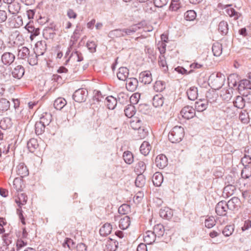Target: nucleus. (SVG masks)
I'll list each match as a JSON object with an SVG mask.
<instances>
[{
    "label": "nucleus",
    "mask_w": 251,
    "mask_h": 251,
    "mask_svg": "<svg viewBox=\"0 0 251 251\" xmlns=\"http://www.w3.org/2000/svg\"><path fill=\"white\" fill-rule=\"evenodd\" d=\"M27 196L24 193H18L15 199V201L17 204L18 208L17 209V213L19 218L23 225H25V221L24 217L22 206L25 205L27 201Z\"/></svg>",
    "instance_id": "obj_1"
},
{
    "label": "nucleus",
    "mask_w": 251,
    "mask_h": 251,
    "mask_svg": "<svg viewBox=\"0 0 251 251\" xmlns=\"http://www.w3.org/2000/svg\"><path fill=\"white\" fill-rule=\"evenodd\" d=\"M130 225V218L127 216L122 217L119 221V227L122 229H127Z\"/></svg>",
    "instance_id": "obj_19"
},
{
    "label": "nucleus",
    "mask_w": 251,
    "mask_h": 251,
    "mask_svg": "<svg viewBox=\"0 0 251 251\" xmlns=\"http://www.w3.org/2000/svg\"><path fill=\"white\" fill-rule=\"evenodd\" d=\"M15 60V55L10 52H5L1 56V61L5 65H10Z\"/></svg>",
    "instance_id": "obj_12"
},
{
    "label": "nucleus",
    "mask_w": 251,
    "mask_h": 251,
    "mask_svg": "<svg viewBox=\"0 0 251 251\" xmlns=\"http://www.w3.org/2000/svg\"><path fill=\"white\" fill-rule=\"evenodd\" d=\"M138 85V80L134 77L129 78L126 80V88L131 92L135 91Z\"/></svg>",
    "instance_id": "obj_10"
},
{
    "label": "nucleus",
    "mask_w": 251,
    "mask_h": 251,
    "mask_svg": "<svg viewBox=\"0 0 251 251\" xmlns=\"http://www.w3.org/2000/svg\"><path fill=\"white\" fill-rule=\"evenodd\" d=\"M12 187L17 192L23 191L25 187V184L22 178L20 177L15 178L13 181Z\"/></svg>",
    "instance_id": "obj_11"
},
{
    "label": "nucleus",
    "mask_w": 251,
    "mask_h": 251,
    "mask_svg": "<svg viewBox=\"0 0 251 251\" xmlns=\"http://www.w3.org/2000/svg\"><path fill=\"white\" fill-rule=\"evenodd\" d=\"M216 224V221L213 217H209L205 221V226L207 228H211Z\"/></svg>",
    "instance_id": "obj_51"
},
{
    "label": "nucleus",
    "mask_w": 251,
    "mask_h": 251,
    "mask_svg": "<svg viewBox=\"0 0 251 251\" xmlns=\"http://www.w3.org/2000/svg\"><path fill=\"white\" fill-rule=\"evenodd\" d=\"M198 96L197 88L191 87L189 89V100L194 101Z\"/></svg>",
    "instance_id": "obj_46"
},
{
    "label": "nucleus",
    "mask_w": 251,
    "mask_h": 251,
    "mask_svg": "<svg viewBox=\"0 0 251 251\" xmlns=\"http://www.w3.org/2000/svg\"><path fill=\"white\" fill-rule=\"evenodd\" d=\"M227 209V207L226 202L221 201L217 204L215 211L218 215L223 216L226 214Z\"/></svg>",
    "instance_id": "obj_8"
},
{
    "label": "nucleus",
    "mask_w": 251,
    "mask_h": 251,
    "mask_svg": "<svg viewBox=\"0 0 251 251\" xmlns=\"http://www.w3.org/2000/svg\"><path fill=\"white\" fill-rule=\"evenodd\" d=\"M10 107V102L6 99L0 100V111H7Z\"/></svg>",
    "instance_id": "obj_35"
},
{
    "label": "nucleus",
    "mask_w": 251,
    "mask_h": 251,
    "mask_svg": "<svg viewBox=\"0 0 251 251\" xmlns=\"http://www.w3.org/2000/svg\"><path fill=\"white\" fill-rule=\"evenodd\" d=\"M151 147L149 142L144 141L140 146V151L144 155H148L150 152Z\"/></svg>",
    "instance_id": "obj_28"
},
{
    "label": "nucleus",
    "mask_w": 251,
    "mask_h": 251,
    "mask_svg": "<svg viewBox=\"0 0 251 251\" xmlns=\"http://www.w3.org/2000/svg\"><path fill=\"white\" fill-rule=\"evenodd\" d=\"M227 14L231 17H233L234 20H237L241 14L236 12L233 8H229L226 10Z\"/></svg>",
    "instance_id": "obj_42"
},
{
    "label": "nucleus",
    "mask_w": 251,
    "mask_h": 251,
    "mask_svg": "<svg viewBox=\"0 0 251 251\" xmlns=\"http://www.w3.org/2000/svg\"><path fill=\"white\" fill-rule=\"evenodd\" d=\"M71 57H72L74 60H76L77 62H80L83 60L81 54L79 53L77 51H75L73 53Z\"/></svg>",
    "instance_id": "obj_57"
},
{
    "label": "nucleus",
    "mask_w": 251,
    "mask_h": 251,
    "mask_svg": "<svg viewBox=\"0 0 251 251\" xmlns=\"http://www.w3.org/2000/svg\"><path fill=\"white\" fill-rule=\"evenodd\" d=\"M242 177L247 179L251 176V168L245 167L241 173Z\"/></svg>",
    "instance_id": "obj_48"
},
{
    "label": "nucleus",
    "mask_w": 251,
    "mask_h": 251,
    "mask_svg": "<svg viewBox=\"0 0 251 251\" xmlns=\"http://www.w3.org/2000/svg\"><path fill=\"white\" fill-rule=\"evenodd\" d=\"M160 216L164 219H170L173 215V210L169 207H164L160 210Z\"/></svg>",
    "instance_id": "obj_18"
},
{
    "label": "nucleus",
    "mask_w": 251,
    "mask_h": 251,
    "mask_svg": "<svg viewBox=\"0 0 251 251\" xmlns=\"http://www.w3.org/2000/svg\"><path fill=\"white\" fill-rule=\"evenodd\" d=\"M25 239L20 238L17 239L16 241V248L17 250H20L22 248L26 246L27 245V241Z\"/></svg>",
    "instance_id": "obj_43"
},
{
    "label": "nucleus",
    "mask_w": 251,
    "mask_h": 251,
    "mask_svg": "<svg viewBox=\"0 0 251 251\" xmlns=\"http://www.w3.org/2000/svg\"><path fill=\"white\" fill-rule=\"evenodd\" d=\"M129 75V71L126 67H121L119 68L117 76L119 80L125 81L127 80Z\"/></svg>",
    "instance_id": "obj_15"
},
{
    "label": "nucleus",
    "mask_w": 251,
    "mask_h": 251,
    "mask_svg": "<svg viewBox=\"0 0 251 251\" xmlns=\"http://www.w3.org/2000/svg\"><path fill=\"white\" fill-rule=\"evenodd\" d=\"M112 229V226L109 223H106L100 228V233L101 235L105 236L111 233Z\"/></svg>",
    "instance_id": "obj_24"
},
{
    "label": "nucleus",
    "mask_w": 251,
    "mask_h": 251,
    "mask_svg": "<svg viewBox=\"0 0 251 251\" xmlns=\"http://www.w3.org/2000/svg\"><path fill=\"white\" fill-rule=\"evenodd\" d=\"M240 201L239 200L236 198H234L228 201L227 203H226L227 208L231 210H234L238 209L239 206Z\"/></svg>",
    "instance_id": "obj_21"
},
{
    "label": "nucleus",
    "mask_w": 251,
    "mask_h": 251,
    "mask_svg": "<svg viewBox=\"0 0 251 251\" xmlns=\"http://www.w3.org/2000/svg\"><path fill=\"white\" fill-rule=\"evenodd\" d=\"M7 18V13L5 11L0 10V23L5 22Z\"/></svg>",
    "instance_id": "obj_61"
},
{
    "label": "nucleus",
    "mask_w": 251,
    "mask_h": 251,
    "mask_svg": "<svg viewBox=\"0 0 251 251\" xmlns=\"http://www.w3.org/2000/svg\"><path fill=\"white\" fill-rule=\"evenodd\" d=\"M212 51L214 55L219 56L222 53V46L219 43L214 44L212 47Z\"/></svg>",
    "instance_id": "obj_30"
},
{
    "label": "nucleus",
    "mask_w": 251,
    "mask_h": 251,
    "mask_svg": "<svg viewBox=\"0 0 251 251\" xmlns=\"http://www.w3.org/2000/svg\"><path fill=\"white\" fill-rule=\"evenodd\" d=\"M25 28L29 33H31L30 39L32 41L34 37L38 36L40 34V29L39 28L35 27L33 22H29L25 26Z\"/></svg>",
    "instance_id": "obj_5"
},
{
    "label": "nucleus",
    "mask_w": 251,
    "mask_h": 251,
    "mask_svg": "<svg viewBox=\"0 0 251 251\" xmlns=\"http://www.w3.org/2000/svg\"><path fill=\"white\" fill-rule=\"evenodd\" d=\"M143 194L142 192H138L133 197V201L135 203H139L143 199Z\"/></svg>",
    "instance_id": "obj_56"
},
{
    "label": "nucleus",
    "mask_w": 251,
    "mask_h": 251,
    "mask_svg": "<svg viewBox=\"0 0 251 251\" xmlns=\"http://www.w3.org/2000/svg\"><path fill=\"white\" fill-rule=\"evenodd\" d=\"M156 239V235L151 231H147L144 234V241L148 244H151Z\"/></svg>",
    "instance_id": "obj_16"
},
{
    "label": "nucleus",
    "mask_w": 251,
    "mask_h": 251,
    "mask_svg": "<svg viewBox=\"0 0 251 251\" xmlns=\"http://www.w3.org/2000/svg\"><path fill=\"white\" fill-rule=\"evenodd\" d=\"M180 7L179 0H172L169 9L172 11H177Z\"/></svg>",
    "instance_id": "obj_41"
},
{
    "label": "nucleus",
    "mask_w": 251,
    "mask_h": 251,
    "mask_svg": "<svg viewBox=\"0 0 251 251\" xmlns=\"http://www.w3.org/2000/svg\"><path fill=\"white\" fill-rule=\"evenodd\" d=\"M118 243L112 239H108L105 243L106 249L107 251H115L117 248Z\"/></svg>",
    "instance_id": "obj_23"
},
{
    "label": "nucleus",
    "mask_w": 251,
    "mask_h": 251,
    "mask_svg": "<svg viewBox=\"0 0 251 251\" xmlns=\"http://www.w3.org/2000/svg\"><path fill=\"white\" fill-rule=\"evenodd\" d=\"M51 121V115L50 113L46 112L44 113L40 118V121L45 125H48Z\"/></svg>",
    "instance_id": "obj_37"
},
{
    "label": "nucleus",
    "mask_w": 251,
    "mask_h": 251,
    "mask_svg": "<svg viewBox=\"0 0 251 251\" xmlns=\"http://www.w3.org/2000/svg\"><path fill=\"white\" fill-rule=\"evenodd\" d=\"M146 169V164L144 161H139L135 167V171L137 174L141 175Z\"/></svg>",
    "instance_id": "obj_27"
},
{
    "label": "nucleus",
    "mask_w": 251,
    "mask_h": 251,
    "mask_svg": "<svg viewBox=\"0 0 251 251\" xmlns=\"http://www.w3.org/2000/svg\"><path fill=\"white\" fill-rule=\"evenodd\" d=\"M77 251H87V246L83 243H79L76 246Z\"/></svg>",
    "instance_id": "obj_64"
},
{
    "label": "nucleus",
    "mask_w": 251,
    "mask_h": 251,
    "mask_svg": "<svg viewBox=\"0 0 251 251\" xmlns=\"http://www.w3.org/2000/svg\"><path fill=\"white\" fill-rule=\"evenodd\" d=\"M166 44L164 42H159L158 49L161 54H164L166 51Z\"/></svg>",
    "instance_id": "obj_55"
},
{
    "label": "nucleus",
    "mask_w": 251,
    "mask_h": 251,
    "mask_svg": "<svg viewBox=\"0 0 251 251\" xmlns=\"http://www.w3.org/2000/svg\"><path fill=\"white\" fill-rule=\"evenodd\" d=\"M154 90L156 92H162L165 88V83L162 81H156L153 86Z\"/></svg>",
    "instance_id": "obj_38"
},
{
    "label": "nucleus",
    "mask_w": 251,
    "mask_h": 251,
    "mask_svg": "<svg viewBox=\"0 0 251 251\" xmlns=\"http://www.w3.org/2000/svg\"><path fill=\"white\" fill-rule=\"evenodd\" d=\"M74 100L78 102H82L85 101L86 95L84 91L82 89H79L76 91L73 95Z\"/></svg>",
    "instance_id": "obj_14"
},
{
    "label": "nucleus",
    "mask_w": 251,
    "mask_h": 251,
    "mask_svg": "<svg viewBox=\"0 0 251 251\" xmlns=\"http://www.w3.org/2000/svg\"><path fill=\"white\" fill-rule=\"evenodd\" d=\"M29 50L28 49L25 47H22L19 50L18 56L22 58H26L27 55L29 54Z\"/></svg>",
    "instance_id": "obj_44"
},
{
    "label": "nucleus",
    "mask_w": 251,
    "mask_h": 251,
    "mask_svg": "<svg viewBox=\"0 0 251 251\" xmlns=\"http://www.w3.org/2000/svg\"><path fill=\"white\" fill-rule=\"evenodd\" d=\"M239 119L243 124H248L250 121L249 116L248 113L241 112L239 115Z\"/></svg>",
    "instance_id": "obj_50"
},
{
    "label": "nucleus",
    "mask_w": 251,
    "mask_h": 251,
    "mask_svg": "<svg viewBox=\"0 0 251 251\" xmlns=\"http://www.w3.org/2000/svg\"><path fill=\"white\" fill-rule=\"evenodd\" d=\"M117 100L112 96H108L105 100V104L109 109H114L117 105Z\"/></svg>",
    "instance_id": "obj_22"
},
{
    "label": "nucleus",
    "mask_w": 251,
    "mask_h": 251,
    "mask_svg": "<svg viewBox=\"0 0 251 251\" xmlns=\"http://www.w3.org/2000/svg\"><path fill=\"white\" fill-rule=\"evenodd\" d=\"M24 68L21 65L15 67L12 72L13 76L18 79L21 78L24 75Z\"/></svg>",
    "instance_id": "obj_17"
},
{
    "label": "nucleus",
    "mask_w": 251,
    "mask_h": 251,
    "mask_svg": "<svg viewBox=\"0 0 251 251\" xmlns=\"http://www.w3.org/2000/svg\"><path fill=\"white\" fill-rule=\"evenodd\" d=\"M168 3V0H154V3L155 6L162 7Z\"/></svg>",
    "instance_id": "obj_54"
},
{
    "label": "nucleus",
    "mask_w": 251,
    "mask_h": 251,
    "mask_svg": "<svg viewBox=\"0 0 251 251\" xmlns=\"http://www.w3.org/2000/svg\"><path fill=\"white\" fill-rule=\"evenodd\" d=\"M138 28V27L134 25L130 26L129 28L123 29L124 36L131 35L135 33Z\"/></svg>",
    "instance_id": "obj_36"
},
{
    "label": "nucleus",
    "mask_w": 251,
    "mask_h": 251,
    "mask_svg": "<svg viewBox=\"0 0 251 251\" xmlns=\"http://www.w3.org/2000/svg\"><path fill=\"white\" fill-rule=\"evenodd\" d=\"M225 76L221 73L212 74L209 78V82L215 89L220 88L225 81Z\"/></svg>",
    "instance_id": "obj_3"
},
{
    "label": "nucleus",
    "mask_w": 251,
    "mask_h": 251,
    "mask_svg": "<svg viewBox=\"0 0 251 251\" xmlns=\"http://www.w3.org/2000/svg\"><path fill=\"white\" fill-rule=\"evenodd\" d=\"M153 230L154 234L158 236H163L165 231L164 226L161 224H157L155 225L154 227Z\"/></svg>",
    "instance_id": "obj_33"
},
{
    "label": "nucleus",
    "mask_w": 251,
    "mask_h": 251,
    "mask_svg": "<svg viewBox=\"0 0 251 251\" xmlns=\"http://www.w3.org/2000/svg\"><path fill=\"white\" fill-rule=\"evenodd\" d=\"M130 126L134 130H142V132H140L139 135L141 138H144L147 135V131L142 126V122L141 119L136 116L133 117L129 122Z\"/></svg>",
    "instance_id": "obj_4"
},
{
    "label": "nucleus",
    "mask_w": 251,
    "mask_h": 251,
    "mask_svg": "<svg viewBox=\"0 0 251 251\" xmlns=\"http://www.w3.org/2000/svg\"><path fill=\"white\" fill-rule=\"evenodd\" d=\"M20 7L18 3H11L8 7V11L12 14H16L19 12Z\"/></svg>",
    "instance_id": "obj_34"
},
{
    "label": "nucleus",
    "mask_w": 251,
    "mask_h": 251,
    "mask_svg": "<svg viewBox=\"0 0 251 251\" xmlns=\"http://www.w3.org/2000/svg\"><path fill=\"white\" fill-rule=\"evenodd\" d=\"M155 163L157 167L163 169L168 165V159L164 154H159L156 156Z\"/></svg>",
    "instance_id": "obj_7"
},
{
    "label": "nucleus",
    "mask_w": 251,
    "mask_h": 251,
    "mask_svg": "<svg viewBox=\"0 0 251 251\" xmlns=\"http://www.w3.org/2000/svg\"><path fill=\"white\" fill-rule=\"evenodd\" d=\"M126 116L129 118H132L135 114V108L133 105H128L125 109Z\"/></svg>",
    "instance_id": "obj_29"
},
{
    "label": "nucleus",
    "mask_w": 251,
    "mask_h": 251,
    "mask_svg": "<svg viewBox=\"0 0 251 251\" xmlns=\"http://www.w3.org/2000/svg\"><path fill=\"white\" fill-rule=\"evenodd\" d=\"M140 81L144 84H150L152 81V75L150 71H144L140 74Z\"/></svg>",
    "instance_id": "obj_9"
},
{
    "label": "nucleus",
    "mask_w": 251,
    "mask_h": 251,
    "mask_svg": "<svg viewBox=\"0 0 251 251\" xmlns=\"http://www.w3.org/2000/svg\"><path fill=\"white\" fill-rule=\"evenodd\" d=\"M67 104L66 100L63 98H58L53 103L54 108L57 110L62 109Z\"/></svg>",
    "instance_id": "obj_25"
},
{
    "label": "nucleus",
    "mask_w": 251,
    "mask_h": 251,
    "mask_svg": "<svg viewBox=\"0 0 251 251\" xmlns=\"http://www.w3.org/2000/svg\"><path fill=\"white\" fill-rule=\"evenodd\" d=\"M15 172L21 178L27 176L29 175L28 169L24 163L18 164L15 168Z\"/></svg>",
    "instance_id": "obj_6"
},
{
    "label": "nucleus",
    "mask_w": 251,
    "mask_h": 251,
    "mask_svg": "<svg viewBox=\"0 0 251 251\" xmlns=\"http://www.w3.org/2000/svg\"><path fill=\"white\" fill-rule=\"evenodd\" d=\"M63 246L64 248L66 247L69 249L72 248L75 246V243L73 240L71 238H66L65 242L63 244Z\"/></svg>",
    "instance_id": "obj_52"
},
{
    "label": "nucleus",
    "mask_w": 251,
    "mask_h": 251,
    "mask_svg": "<svg viewBox=\"0 0 251 251\" xmlns=\"http://www.w3.org/2000/svg\"><path fill=\"white\" fill-rule=\"evenodd\" d=\"M45 126L46 125L40 121L36 122L35 125L36 133L38 135L41 134L44 131Z\"/></svg>",
    "instance_id": "obj_32"
},
{
    "label": "nucleus",
    "mask_w": 251,
    "mask_h": 251,
    "mask_svg": "<svg viewBox=\"0 0 251 251\" xmlns=\"http://www.w3.org/2000/svg\"><path fill=\"white\" fill-rule=\"evenodd\" d=\"M129 207L126 204H123L121 205L118 209L119 212L121 214H125L126 211L128 210Z\"/></svg>",
    "instance_id": "obj_63"
},
{
    "label": "nucleus",
    "mask_w": 251,
    "mask_h": 251,
    "mask_svg": "<svg viewBox=\"0 0 251 251\" xmlns=\"http://www.w3.org/2000/svg\"><path fill=\"white\" fill-rule=\"evenodd\" d=\"M152 182L153 184L156 186H161L163 182V177L161 173L156 172L152 176Z\"/></svg>",
    "instance_id": "obj_20"
},
{
    "label": "nucleus",
    "mask_w": 251,
    "mask_h": 251,
    "mask_svg": "<svg viewBox=\"0 0 251 251\" xmlns=\"http://www.w3.org/2000/svg\"><path fill=\"white\" fill-rule=\"evenodd\" d=\"M234 231V226H227L225 227L223 230V234L226 237L231 235Z\"/></svg>",
    "instance_id": "obj_45"
},
{
    "label": "nucleus",
    "mask_w": 251,
    "mask_h": 251,
    "mask_svg": "<svg viewBox=\"0 0 251 251\" xmlns=\"http://www.w3.org/2000/svg\"><path fill=\"white\" fill-rule=\"evenodd\" d=\"M123 31V29H117L112 31L110 32V34L111 35L114 36L116 37H124V33Z\"/></svg>",
    "instance_id": "obj_53"
},
{
    "label": "nucleus",
    "mask_w": 251,
    "mask_h": 251,
    "mask_svg": "<svg viewBox=\"0 0 251 251\" xmlns=\"http://www.w3.org/2000/svg\"><path fill=\"white\" fill-rule=\"evenodd\" d=\"M164 97L161 94H157L154 96L152 100V104L154 106L159 107L163 105Z\"/></svg>",
    "instance_id": "obj_26"
},
{
    "label": "nucleus",
    "mask_w": 251,
    "mask_h": 251,
    "mask_svg": "<svg viewBox=\"0 0 251 251\" xmlns=\"http://www.w3.org/2000/svg\"><path fill=\"white\" fill-rule=\"evenodd\" d=\"M202 65L197 62H195L191 64L190 66L191 70L189 71V73L193 72L195 69H200L202 67Z\"/></svg>",
    "instance_id": "obj_60"
},
{
    "label": "nucleus",
    "mask_w": 251,
    "mask_h": 251,
    "mask_svg": "<svg viewBox=\"0 0 251 251\" xmlns=\"http://www.w3.org/2000/svg\"><path fill=\"white\" fill-rule=\"evenodd\" d=\"M67 15L68 17L70 19H75L77 17V14L74 10L72 9H69L68 10Z\"/></svg>",
    "instance_id": "obj_62"
},
{
    "label": "nucleus",
    "mask_w": 251,
    "mask_h": 251,
    "mask_svg": "<svg viewBox=\"0 0 251 251\" xmlns=\"http://www.w3.org/2000/svg\"><path fill=\"white\" fill-rule=\"evenodd\" d=\"M140 99V94L138 93H135L131 95L130 98V102L132 104H137Z\"/></svg>",
    "instance_id": "obj_49"
},
{
    "label": "nucleus",
    "mask_w": 251,
    "mask_h": 251,
    "mask_svg": "<svg viewBox=\"0 0 251 251\" xmlns=\"http://www.w3.org/2000/svg\"><path fill=\"white\" fill-rule=\"evenodd\" d=\"M218 30L222 34H226L228 31V25L225 21H221L219 24Z\"/></svg>",
    "instance_id": "obj_40"
},
{
    "label": "nucleus",
    "mask_w": 251,
    "mask_h": 251,
    "mask_svg": "<svg viewBox=\"0 0 251 251\" xmlns=\"http://www.w3.org/2000/svg\"><path fill=\"white\" fill-rule=\"evenodd\" d=\"M146 182L145 178L144 176L139 174L135 180V185L138 187H142L144 186Z\"/></svg>",
    "instance_id": "obj_39"
},
{
    "label": "nucleus",
    "mask_w": 251,
    "mask_h": 251,
    "mask_svg": "<svg viewBox=\"0 0 251 251\" xmlns=\"http://www.w3.org/2000/svg\"><path fill=\"white\" fill-rule=\"evenodd\" d=\"M181 116L184 119H188V107L185 106L180 112Z\"/></svg>",
    "instance_id": "obj_59"
},
{
    "label": "nucleus",
    "mask_w": 251,
    "mask_h": 251,
    "mask_svg": "<svg viewBox=\"0 0 251 251\" xmlns=\"http://www.w3.org/2000/svg\"><path fill=\"white\" fill-rule=\"evenodd\" d=\"M184 136L183 128L176 126L170 131L168 134V139L172 143H176L181 141Z\"/></svg>",
    "instance_id": "obj_2"
},
{
    "label": "nucleus",
    "mask_w": 251,
    "mask_h": 251,
    "mask_svg": "<svg viewBox=\"0 0 251 251\" xmlns=\"http://www.w3.org/2000/svg\"><path fill=\"white\" fill-rule=\"evenodd\" d=\"M38 146L36 140L34 138L30 139L27 143V147L30 151H33V150L37 148Z\"/></svg>",
    "instance_id": "obj_47"
},
{
    "label": "nucleus",
    "mask_w": 251,
    "mask_h": 251,
    "mask_svg": "<svg viewBox=\"0 0 251 251\" xmlns=\"http://www.w3.org/2000/svg\"><path fill=\"white\" fill-rule=\"evenodd\" d=\"M87 46L91 52L96 51V45L94 41H89L87 43Z\"/></svg>",
    "instance_id": "obj_58"
},
{
    "label": "nucleus",
    "mask_w": 251,
    "mask_h": 251,
    "mask_svg": "<svg viewBox=\"0 0 251 251\" xmlns=\"http://www.w3.org/2000/svg\"><path fill=\"white\" fill-rule=\"evenodd\" d=\"M123 158L125 161L128 164L133 163L134 161V157L132 153L129 151L124 152L123 154Z\"/></svg>",
    "instance_id": "obj_31"
},
{
    "label": "nucleus",
    "mask_w": 251,
    "mask_h": 251,
    "mask_svg": "<svg viewBox=\"0 0 251 251\" xmlns=\"http://www.w3.org/2000/svg\"><path fill=\"white\" fill-rule=\"evenodd\" d=\"M191 105L192 108L194 107V108L199 112L203 111L207 108V103L202 100L192 102Z\"/></svg>",
    "instance_id": "obj_13"
}]
</instances>
